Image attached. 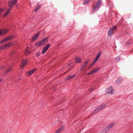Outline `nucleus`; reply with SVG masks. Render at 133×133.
Returning <instances> with one entry per match:
<instances>
[{"mask_svg": "<svg viewBox=\"0 0 133 133\" xmlns=\"http://www.w3.org/2000/svg\"><path fill=\"white\" fill-rule=\"evenodd\" d=\"M105 105H103L95 109L92 112V115H94L95 113L99 112L101 109L104 108L105 106Z\"/></svg>", "mask_w": 133, "mask_h": 133, "instance_id": "7ed1b4c3", "label": "nucleus"}, {"mask_svg": "<svg viewBox=\"0 0 133 133\" xmlns=\"http://www.w3.org/2000/svg\"><path fill=\"white\" fill-rule=\"evenodd\" d=\"M89 63V61L88 60H86L84 62L82 66L80 69V70H82L83 69H85L86 67L87 64Z\"/></svg>", "mask_w": 133, "mask_h": 133, "instance_id": "0eeeda50", "label": "nucleus"}, {"mask_svg": "<svg viewBox=\"0 0 133 133\" xmlns=\"http://www.w3.org/2000/svg\"><path fill=\"white\" fill-rule=\"evenodd\" d=\"M14 36H9L6 37V38L2 40L0 42V43H2L5 41H6L9 40L13 38Z\"/></svg>", "mask_w": 133, "mask_h": 133, "instance_id": "9d476101", "label": "nucleus"}, {"mask_svg": "<svg viewBox=\"0 0 133 133\" xmlns=\"http://www.w3.org/2000/svg\"><path fill=\"white\" fill-rule=\"evenodd\" d=\"M31 53L30 52H29L28 50H25V54L26 55H28L30 54Z\"/></svg>", "mask_w": 133, "mask_h": 133, "instance_id": "393cba45", "label": "nucleus"}, {"mask_svg": "<svg viewBox=\"0 0 133 133\" xmlns=\"http://www.w3.org/2000/svg\"><path fill=\"white\" fill-rule=\"evenodd\" d=\"M101 51H100L98 53V54H97V55L96 57L95 58L93 62V64H95L96 62L97 61L98 58H99L101 54Z\"/></svg>", "mask_w": 133, "mask_h": 133, "instance_id": "f8f14e48", "label": "nucleus"}, {"mask_svg": "<svg viewBox=\"0 0 133 133\" xmlns=\"http://www.w3.org/2000/svg\"><path fill=\"white\" fill-rule=\"evenodd\" d=\"M3 9H1L0 10V15H1V14L2 13L3 11Z\"/></svg>", "mask_w": 133, "mask_h": 133, "instance_id": "c756f323", "label": "nucleus"}, {"mask_svg": "<svg viewBox=\"0 0 133 133\" xmlns=\"http://www.w3.org/2000/svg\"><path fill=\"white\" fill-rule=\"evenodd\" d=\"M27 62V60H24L23 61L22 63V65L21 66V68H23Z\"/></svg>", "mask_w": 133, "mask_h": 133, "instance_id": "f3484780", "label": "nucleus"}, {"mask_svg": "<svg viewBox=\"0 0 133 133\" xmlns=\"http://www.w3.org/2000/svg\"><path fill=\"white\" fill-rule=\"evenodd\" d=\"M12 70V68L10 66L9 68L6 71V72H5V73H7L8 72H9L10 71H11Z\"/></svg>", "mask_w": 133, "mask_h": 133, "instance_id": "412c9836", "label": "nucleus"}, {"mask_svg": "<svg viewBox=\"0 0 133 133\" xmlns=\"http://www.w3.org/2000/svg\"><path fill=\"white\" fill-rule=\"evenodd\" d=\"M75 77V75L74 74L71 75L66 77V79L69 80L71 78H74Z\"/></svg>", "mask_w": 133, "mask_h": 133, "instance_id": "dca6fc26", "label": "nucleus"}, {"mask_svg": "<svg viewBox=\"0 0 133 133\" xmlns=\"http://www.w3.org/2000/svg\"><path fill=\"white\" fill-rule=\"evenodd\" d=\"M41 6V4H38L36 8L35 9V10L34 11L35 12L37 11L39 8H40Z\"/></svg>", "mask_w": 133, "mask_h": 133, "instance_id": "6ab92c4d", "label": "nucleus"}, {"mask_svg": "<svg viewBox=\"0 0 133 133\" xmlns=\"http://www.w3.org/2000/svg\"><path fill=\"white\" fill-rule=\"evenodd\" d=\"M36 70V69L35 68L30 71H28V72H27V73L28 74L27 75H28V76L32 74L33 73H34Z\"/></svg>", "mask_w": 133, "mask_h": 133, "instance_id": "2eb2a0df", "label": "nucleus"}, {"mask_svg": "<svg viewBox=\"0 0 133 133\" xmlns=\"http://www.w3.org/2000/svg\"><path fill=\"white\" fill-rule=\"evenodd\" d=\"M64 127L63 126H62L59 128L58 130L59 131H62L64 129Z\"/></svg>", "mask_w": 133, "mask_h": 133, "instance_id": "bb28decb", "label": "nucleus"}, {"mask_svg": "<svg viewBox=\"0 0 133 133\" xmlns=\"http://www.w3.org/2000/svg\"><path fill=\"white\" fill-rule=\"evenodd\" d=\"M6 48L9 47L11 45V43H8L4 44Z\"/></svg>", "mask_w": 133, "mask_h": 133, "instance_id": "4be33fe9", "label": "nucleus"}, {"mask_svg": "<svg viewBox=\"0 0 133 133\" xmlns=\"http://www.w3.org/2000/svg\"><path fill=\"white\" fill-rule=\"evenodd\" d=\"M93 88H90V91H91L93 90Z\"/></svg>", "mask_w": 133, "mask_h": 133, "instance_id": "72a5a7b5", "label": "nucleus"}, {"mask_svg": "<svg viewBox=\"0 0 133 133\" xmlns=\"http://www.w3.org/2000/svg\"><path fill=\"white\" fill-rule=\"evenodd\" d=\"M102 3V1L101 0H98L97 3L95 5L93 9L92 10L93 12H94L96 10H97L98 8L99 7L100 5Z\"/></svg>", "mask_w": 133, "mask_h": 133, "instance_id": "20e7f679", "label": "nucleus"}, {"mask_svg": "<svg viewBox=\"0 0 133 133\" xmlns=\"http://www.w3.org/2000/svg\"><path fill=\"white\" fill-rule=\"evenodd\" d=\"M45 44V43H44V42L42 41L41 40L39 41V42L37 43L36 44V46H41L43 45H44Z\"/></svg>", "mask_w": 133, "mask_h": 133, "instance_id": "6e6552de", "label": "nucleus"}, {"mask_svg": "<svg viewBox=\"0 0 133 133\" xmlns=\"http://www.w3.org/2000/svg\"><path fill=\"white\" fill-rule=\"evenodd\" d=\"M39 35L38 33H37L35 35L32 37V40L33 41H35L38 37Z\"/></svg>", "mask_w": 133, "mask_h": 133, "instance_id": "4468645a", "label": "nucleus"}, {"mask_svg": "<svg viewBox=\"0 0 133 133\" xmlns=\"http://www.w3.org/2000/svg\"><path fill=\"white\" fill-rule=\"evenodd\" d=\"M42 41L44 42V43L45 44L48 42V39L46 37H45L42 40Z\"/></svg>", "mask_w": 133, "mask_h": 133, "instance_id": "aec40b11", "label": "nucleus"}, {"mask_svg": "<svg viewBox=\"0 0 133 133\" xmlns=\"http://www.w3.org/2000/svg\"><path fill=\"white\" fill-rule=\"evenodd\" d=\"M129 43H128V44H129Z\"/></svg>", "mask_w": 133, "mask_h": 133, "instance_id": "e433bc0d", "label": "nucleus"}, {"mask_svg": "<svg viewBox=\"0 0 133 133\" xmlns=\"http://www.w3.org/2000/svg\"><path fill=\"white\" fill-rule=\"evenodd\" d=\"M11 10V9H9L8 10V11H6L4 14V15L5 16H6L8 14L10 13V11Z\"/></svg>", "mask_w": 133, "mask_h": 133, "instance_id": "5701e85b", "label": "nucleus"}, {"mask_svg": "<svg viewBox=\"0 0 133 133\" xmlns=\"http://www.w3.org/2000/svg\"><path fill=\"white\" fill-rule=\"evenodd\" d=\"M89 0H85L84 1V4H86L88 3Z\"/></svg>", "mask_w": 133, "mask_h": 133, "instance_id": "cd10ccee", "label": "nucleus"}, {"mask_svg": "<svg viewBox=\"0 0 133 133\" xmlns=\"http://www.w3.org/2000/svg\"><path fill=\"white\" fill-rule=\"evenodd\" d=\"M115 125V123H111L109 124L104 129V132L106 133L109 131Z\"/></svg>", "mask_w": 133, "mask_h": 133, "instance_id": "f03ea898", "label": "nucleus"}, {"mask_svg": "<svg viewBox=\"0 0 133 133\" xmlns=\"http://www.w3.org/2000/svg\"><path fill=\"white\" fill-rule=\"evenodd\" d=\"M99 70V69L98 68H96L94 70H93L87 73V75H90L92 74H93L98 71Z\"/></svg>", "mask_w": 133, "mask_h": 133, "instance_id": "9b49d317", "label": "nucleus"}, {"mask_svg": "<svg viewBox=\"0 0 133 133\" xmlns=\"http://www.w3.org/2000/svg\"><path fill=\"white\" fill-rule=\"evenodd\" d=\"M50 46V45L49 44H48L47 45L44 47L42 50V53L44 54L48 49V48Z\"/></svg>", "mask_w": 133, "mask_h": 133, "instance_id": "1a4fd4ad", "label": "nucleus"}, {"mask_svg": "<svg viewBox=\"0 0 133 133\" xmlns=\"http://www.w3.org/2000/svg\"><path fill=\"white\" fill-rule=\"evenodd\" d=\"M8 30L7 29H4L0 30V35L5 34L7 32Z\"/></svg>", "mask_w": 133, "mask_h": 133, "instance_id": "ddd939ff", "label": "nucleus"}, {"mask_svg": "<svg viewBox=\"0 0 133 133\" xmlns=\"http://www.w3.org/2000/svg\"><path fill=\"white\" fill-rule=\"evenodd\" d=\"M70 65V64H69V65H68V66H69V65Z\"/></svg>", "mask_w": 133, "mask_h": 133, "instance_id": "4c0bfd02", "label": "nucleus"}, {"mask_svg": "<svg viewBox=\"0 0 133 133\" xmlns=\"http://www.w3.org/2000/svg\"><path fill=\"white\" fill-rule=\"evenodd\" d=\"M5 45H3L2 46H1L0 47V50H2V49H5L6 47H5Z\"/></svg>", "mask_w": 133, "mask_h": 133, "instance_id": "b1692460", "label": "nucleus"}, {"mask_svg": "<svg viewBox=\"0 0 133 133\" xmlns=\"http://www.w3.org/2000/svg\"><path fill=\"white\" fill-rule=\"evenodd\" d=\"M2 81V79H0V81Z\"/></svg>", "mask_w": 133, "mask_h": 133, "instance_id": "c9c22d12", "label": "nucleus"}, {"mask_svg": "<svg viewBox=\"0 0 133 133\" xmlns=\"http://www.w3.org/2000/svg\"><path fill=\"white\" fill-rule=\"evenodd\" d=\"M17 0H10L8 2L9 6L11 8L13 7L16 3Z\"/></svg>", "mask_w": 133, "mask_h": 133, "instance_id": "39448f33", "label": "nucleus"}, {"mask_svg": "<svg viewBox=\"0 0 133 133\" xmlns=\"http://www.w3.org/2000/svg\"><path fill=\"white\" fill-rule=\"evenodd\" d=\"M106 91L107 94H113L114 93V90L112 89V87H110L106 89Z\"/></svg>", "mask_w": 133, "mask_h": 133, "instance_id": "423d86ee", "label": "nucleus"}, {"mask_svg": "<svg viewBox=\"0 0 133 133\" xmlns=\"http://www.w3.org/2000/svg\"><path fill=\"white\" fill-rule=\"evenodd\" d=\"M121 58L119 57H118L117 58L116 60L117 61H119L120 60Z\"/></svg>", "mask_w": 133, "mask_h": 133, "instance_id": "7c9ffc66", "label": "nucleus"}, {"mask_svg": "<svg viewBox=\"0 0 133 133\" xmlns=\"http://www.w3.org/2000/svg\"><path fill=\"white\" fill-rule=\"evenodd\" d=\"M40 54L41 53L40 52H37L36 54V56H37V57H38V56H39L40 55Z\"/></svg>", "mask_w": 133, "mask_h": 133, "instance_id": "c85d7f7f", "label": "nucleus"}, {"mask_svg": "<svg viewBox=\"0 0 133 133\" xmlns=\"http://www.w3.org/2000/svg\"><path fill=\"white\" fill-rule=\"evenodd\" d=\"M94 64H93V62H92V64H91L90 65V68H91V67H92L93 65Z\"/></svg>", "mask_w": 133, "mask_h": 133, "instance_id": "2f4dec72", "label": "nucleus"}, {"mask_svg": "<svg viewBox=\"0 0 133 133\" xmlns=\"http://www.w3.org/2000/svg\"><path fill=\"white\" fill-rule=\"evenodd\" d=\"M4 66H3L2 68H1L0 69H4Z\"/></svg>", "mask_w": 133, "mask_h": 133, "instance_id": "f704fd0d", "label": "nucleus"}, {"mask_svg": "<svg viewBox=\"0 0 133 133\" xmlns=\"http://www.w3.org/2000/svg\"><path fill=\"white\" fill-rule=\"evenodd\" d=\"M60 131H59L58 129L56 131V133H59Z\"/></svg>", "mask_w": 133, "mask_h": 133, "instance_id": "473e14b6", "label": "nucleus"}, {"mask_svg": "<svg viewBox=\"0 0 133 133\" xmlns=\"http://www.w3.org/2000/svg\"><path fill=\"white\" fill-rule=\"evenodd\" d=\"M117 28V26L115 25L110 28L108 31V35L109 36H112L114 34V31L116 30Z\"/></svg>", "mask_w": 133, "mask_h": 133, "instance_id": "f257e3e1", "label": "nucleus"}, {"mask_svg": "<svg viewBox=\"0 0 133 133\" xmlns=\"http://www.w3.org/2000/svg\"><path fill=\"white\" fill-rule=\"evenodd\" d=\"M75 60L77 63H80L81 62V59L79 57H76L75 58Z\"/></svg>", "mask_w": 133, "mask_h": 133, "instance_id": "a211bd4d", "label": "nucleus"}, {"mask_svg": "<svg viewBox=\"0 0 133 133\" xmlns=\"http://www.w3.org/2000/svg\"><path fill=\"white\" fill-rule=\"evenodd\" d=\"M122 81V79L121 78H118L117 80V83H120Z\"/></svg>", "mask_w": 133, "mask_h": 133, "instance_id": "a878e982", "label": "nucleus"}]
</instances>
